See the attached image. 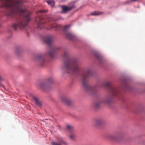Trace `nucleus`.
I'll return each instance as SVG.
<instances>
[{
  "label": "nucleus",
  "instance_id": "0eeeda50",
  "mask_svg": "<svg viewBox=\"0 0 145 145\" xmlns=\"http://www.w3.org/2000/svg\"><path fill=\"white\" fill-rule=\"evenodd\" d=\"M123 135L121 133L110 135L108 136V138L110 140L118 141L119 139L123 137Z\"/></svg>",
  "mask_w": 145,
  "mask_h": 145
},
{
  "label": "nucleus",
  "instance_id": "9d476101",
  "mask_svg": "<svg viewBox=\"0 0 145 145\" xmlns=\"http://www.w3.org/2000/svg\"><path fill=\"white\" fill-rule=\"evenodd\" d=\"M58 142H53L51 144L52 145H62V144L65 145L67 144V143L65 142L63 139L60 136H58L57 138Z\"/></svg>",
  "mask_w": 145,
  "mask_h": 145
},
{
  "label": "nucleus",
  "instance_id": "5701e85b",
  "mask_svg": "<svg viewBox=\"0 0 145 145\" xmlns=\"http://www.w3.org/2000/svg\"><path fill=\"white\" fill-rule=\"evenodd\" d=\"M71 26V25H68L65 26L63 27V29L64 30H67Z\"/></svg>",
  "mask_w": 145,
  "mask_h": 145
},
{
  "label": "nucleus",
  "instance_id": "f8f14e48",
  "mask_svg": "<svg viewBox=\"0 0 145 145\" xmlns=\"http://www.w3.org/2000/svg\"><path fill=\"white\" fill-rule=\"evenodd\" d=\"M53 37L52 35H47L43 39V41L47 44L51 45L53 41Z\"/></svg>",
  "mask_w": 145,
  "mask_h": 145
},
{
  "label": "nucleus",
  "instance_id": "20e7f679",
  "mask_svg": "<svg viewBox=\"0 0 145 145\" xmlns=\"http://www.w3.org/2000/svg\"><path fill=\"white\" fill-rule=\"evenodd\" d=\"M100 86L108 88L109 93L113 96H116L119 93L117 89L114 86H110V83L108 82H103L101 83Z\"/></svg>",
  "mask_w": 145,
  "mask_h": 145
},
{
  "label": "nucleus",
  "instance_id": "9b49d317",
  "mask_svg": "<svg viewBox=\"0 0 145 145\" xmlns=\"http://www.w3.org/2000/svg\"><path fill=\"white\" fill-rule=\"evenodd\" d=\"M72 128V127L70 125H68L67 126V129L70 133L69 136V138L71 140H73L75 139L76 136L73 133Z\"/></svg>",
  "mask_w": 145,
  "mask_h": 145
},
{
  "label": "nucleus",
  "instance_id": "6e6552de",
  "mask_svg": "<svg viewBox=\"0 0 145 145\" xmlns=\"http://www.w3.org/2000/svg\"><path fill=\"white\" fill-rule=\"evenodd\" d=\"M111 101V98L110 97H107L104 100L102 101L101 99H99L94 104V107L96 108H98L102 103L109 104Z\"/></svg>",
  "mask_w": 145,
  "mask_h": 145
},
{
  "label": "nucleus",
  "instance_id": "b1692460",
  "mask_svg": "<svg viewBox=\"0 0 145 145\" xmlns=\"http://www.w3.org/2000/svg\"><path fill=\"white\" fill-rule=\"evenodd\" d=\"M97 59L99 60V61H101V60L102 57L100 56H98L97 57Z\"/></svg>",
  "mask_w": 145,
  "mask_h": 145
},
{
  "label": "nucleus",
  "instance_id": "aec40b11",
  "mask_svg": "<svg viewBox=\"0 0 145 145\" xmlns=\"http://www.w3.org/2000/svg\"><path fill=\"white\" fill-rule=\"evenodd\" d=\"M62 8L64 12H66L72 8V7H69L67 6H63Z\"/></svg>",
  "mask_w": 145,
  "mask_h": 145
},
{
  "label": "nucleus",
  "instance_id": "a211bd4d",
  "mask_svg": "<svg viewBox=\"0 0 145 145\" xmlns=\"http://www.w3.org/2000/svg\"><path fill=\"white\" fill-rule=\"evenodd\" d=\"M103 14V12H101L98 11H95L90 13V14L91 15L97 16L102 14Z\"/></svg>",
  "mask_w": 145,
  "mask_h": 145
},
{
  "label": "nucleus",
  "instance_id": "1a4fd4ad",
  "mask_svg": "<svg viewBox=\"0 0 145 145\" xmlns=\"http://www.w3.org/2000/svg\"><path fill=\"white\" fill-rule=\"evenodd\" d=\"M50 26L49 27H47L46 29L47 30H51L54 28L56 30H60L61 28V27L59 25L55 24L54 22L50 23Z\"/></svg>",
  "mask_w": 145,
  "mask_h": 145
},
{
  "label": "nucleus",
  "instance_id": "ddd939ff",
  "mask_svg": "<svg viewBox=\"0 0 145 145\" xmlns=\"http://www.w3.org/2000/svg\"><path fill=\"white\" fill-rule=\"evenodd\" d=\"M66 36L69 39L74 41H77L78 40V37L69 33H67L66 34Z\"/></svg>",
  "mask_w": 145,
  "mask_h": 145
},
{
  "label": "nucleus",
  "instance_id": "39448f33",
  "mask_svg": "<svg viewBox=\"0 0 145 145\" xmlns=\"http://www.w3.org/2000/svg\"><path fill=\"white\" fill-rule=\"evenodd\" d=\"M54 81V78L52 77H48L45 82H41L39 85V87L42 89L46 90L50 87V85Z\"/></svg>",
  "mask_w": 145,
  "mask_h": 145
},
{
  "label": "nucleus",
  "instance_id": "423d86ee",
  "mask_svg": "<svg viewBox=\"0 0 145 145\" xmlns=\"http://www.w3.org/2000/svg\"><path fill=\"white\" fill-rule=\"evenodd\" d=\"M34 59L39 65L41 66L43 65L46 62L45 58L42 54H39L35 56L34 57Z\"/></svg>",
  "mask_w": 145,
  "mask_h": 145
},
{
  "label": "nucleus",
  "instance_id": "a878e982",
  "mask_svg": "<svg viewBox=\"0 0 145 145\" xmlns=\"http://www.w3.org/2000/svg\"><path fill=\"white\" fill-rule=\"evenodd\" d=\"M1 86H2V87L3 88H4L5 87H4V85H1Z\"/></svg>",
  "mask_w": 145,
  "mask_h": 145
},
{
  "label": "nucleus",
  "instance_id": "f257e3e1",
  "mask_svg": "<svg viewBox=\"0 0 145 145\" xmlns=\"http://www.w3.org/2000/svg\"><path fill=\"white\" fill-rule=\"evenodd\" d=\"M1 7L7 9V15L12 17L15 15L23 16V19L14 23L12 27L15 30L18 29L22 30L25 29L27 23L30 20V12L24 10L20 0H2Z\"/></svg>",
  "mask_w": 145,
  "mask_h": 145
},
{
  "label": "nucleus",
  "instance_id": "2eb2a0df",
  "mask_svg": "<svg viewBox=\"0 0 145 145\" xmlns=\"http://www.w3.org/2000/svg\"><path fill=\"white\" fill-rule=\"evenodd\" d=\"M103 122V121L101 119H97L94 121V124L97 126L101 124Z\"/></svg>",
  "mask_w": 145,
  "mask_h": 145
},
{
  "label": "nucleus",
  "instance_id": "dca6fc26",
  "mask_svg": "<svg viewBox=\"0 0 145 145\" xmlns=\"http://www.w3.org/2000/svg\"><path fill=\"white\" fill-rule=\"evenodd\" d=\"M45 25V23L40 20V22L38 23L37 27L38 29H42L43 28Z\"/></svg>",
  "mask_w": 145,
  "mask_h": 145
},
{
  "label": "nucleus",
  "instance_id": "4468645a",
  "mask_svg": "<svg viewBox=\"0 0 145 145\" xmlns=\"http://www.w3.org/2000/svg\"><path fill=\"white\" fill-rule=\"evenodd\" d=\"M30 96L35 101V103L37 106H40L41 105V103L39 101L38 99L36 97L32 94L30 95Z\"/></svg>",
  "mask_w": 145,
  "mask_h": 145
},
{
  "label": "nucleus",
  "instance_id": "4be33fe9",
  "mask_svg": "<svg viewBox=\"0 0 145 145\" xmlns=\"http://www.w3.org/2000/svg\"><path fill=\"white\" fill-rule=\"evenodd\" d=\"M48 10H40L37 12V13H38L39 12H40V13H43L44 12H48Z\"/></svg>",
  "mask_w": 145,
  "mask_h": 145
},
{
  "label": "nucleus",
  "instance_id": "7ed1b4c3",
  "mask_svg": "<svg viewBox=\"0 0 145 145\" xmlns=\"http://www.w3.org/2000/svg\"><path fill=\"white\" fill-rule=\"evenodd\" d=\"M92 75V72L90 70H88L83 76H82V89H85L88 92H92L94 90V88L90 86L88 83V78Z\"/></svg>",
  "mask_w": 145,
  "mask_h": 145
},
{
  "label": "nucleus",
  "instance_id": "393cba45",
  "mask_svg": "<svg viewBox=\"0 0 145 145\" xmlns=\"http://www.w3.org/2000/svg\"><path fill=\"white\" fill-rule=\"evenodd\" d=\"M3 80V78L2 77L1 74H0V82Z\"/></svg>",
  "mask_w": 145,
  "mask_h": 145
},
{
  "label": "nucleus",
  "instance_id": "bb28decb",
  "mask_svg": "<svg viewBox=\"0 0 145 145\" xmlns=\"http://www.w3.org/2000/svg\"><path fill=\"white\" fill-rule=\"evenodd\" d=\"M39 18L40 19L41 18H42L41 17H39Z\"/></svg>",
  "mask_w": 145,
  "mask_h": 145
},
{
  "label": "nucleus",
  "instance_id": "cd10ccee",
  "mask_svg": "<svg viewBox=\"0 0 145 145\" xmlns=\"http://www.w3.org/2000/svg\"><path fill=\"white\" fill-rule=\"evenodd\" d=\"M47 19H48V18H49L47 17Z\"/></svg>",
  "mask_w": 145,
  "mask_h": 145
},
{
  "label": "nucleus",
  "instance_id": "f3484780",
  "mask_svg": "<svg viewBox=\"0 0 145 145\" xmlns=\"http://www.w3.org/2000/svg\"><path fill=\"white\" fill-rule=\"evenodd\" d=\"M61 100L68 105H70L72 103L71 100L66 98H61Z\"/></svg>",
  "mask_w": 145,
  "mask_h": 145
},
{
  "label": "nucleus",
  "instance_id": "412c9836",
  "mask_svg": "<svg viewBox=\"0 0 145 145\" xmlns=\"http://www.w3.org/2000/svg\"><path fill=\"white\" fill-rule=\"evenodd\" d=\"M47 3L49 5L53 7L55 4V1L54 0H49L47 1Z\"/></svg>",
  "mask_w": 145,
  "mask_h": 145
},
{
  "label": "nucleus",
  "instance_id": "f03ea898",
  "mask_svg": "<svg viewBox=\"0 0 145 145\" xmlns=\"http://www.w3.org/2000/svg\"><path fill=\"white\" fill-rule=\"evenodd\" d=\"M63 57L67 60L65 63V67L67 72L76 75H79L81 73V67L78 60L72 58L68 51H64Z\"/></svg>",
  "mask_w": 145,
  "mask_h": 145
},
{
  "label": "nucleus",
  "instance_id": "6ab92c4d",
  "mask_svg": "<svg viewBox=\"0 0 145 145\" xmlns=\"http://www.w3.org/2000/svg\"><path fill=\"white\" fill-rule=\"evenodd\" d=\"M48 56L51 58H53L55 57L54 51H50L48 53Z\"/></svg>",
  "mask_w": 145,
  "mask_h": 145
},
{
  "label": "nucleus",
  "instance_id": "c85d7f7f",
  "mask_svg": "<svg viewBox=\"0 0 145 145\" xmlns=\"http://www.w3.org/2000/svg\"><path fill=\"white\" fill-rule=\"evenodd\" d=\"M126 3H128V2H126Z\"/></svg>",
  "mask_w": 145,
  "mask_h": 145
}]
</instances>
